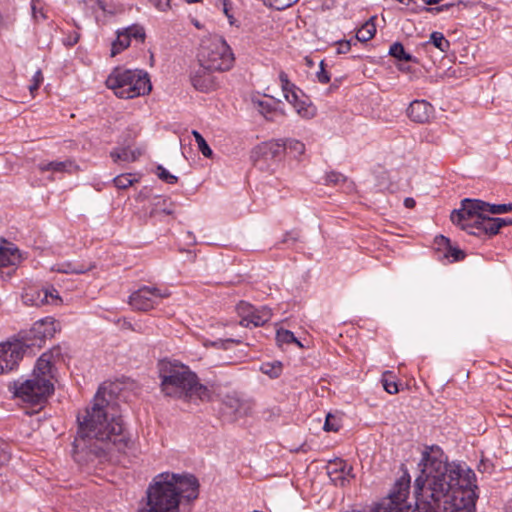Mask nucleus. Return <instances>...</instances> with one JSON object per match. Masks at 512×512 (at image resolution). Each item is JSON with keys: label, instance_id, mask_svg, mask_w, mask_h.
Listing matches in <instances>:
<instances>
[{"label": "nucleus", "instance_id": "obj_11", "mask_svg": "<svg viewBox=\"0 0 512 512\" xmlns=\"http://www.w3.org/2000/svg\"><path fill=\"white\" fill-rule=\"evenodd\" d=\"M145 37L144 29L140 26L133 25L117 32V38L111 44V56H115L122 50L129 47L131 39L143 41Z\"/></svg>", "mask_w": 512, "mask_h": 512}, {"label": "nucleus", "instance_id": "obj_36", "mask_svg": "<svg viewBox=\"0 0 512 512\" xmlns=\"http://www.w3.org/2000/svg\"><path fill=\"white\" fill-rule=\"evenodd\" d=\"M390 378H393L392 372L385 371L382 375L383 387L387 393L396 394L399 391L398 385L393 379Z\"/></svg>", "mask_w": 512, "mask_h": 512}, {"label": "nucleus", "instance_id": "obj_38", "mask_svg": "<svg viewBox=\"0 0 512 512\" xmlns=\"http://www.w3.org/2000/svg\"><path fill=\"white\" fill-rule=\"evenodd\" d=\"M43 294H46V304H58L62 301L59 292L54 287L42 288Z\"/></svg>", "mask_w": 512, "mask_h": 512}, {"label": "nucleus", "instance_id": "obj_27", "mask_svg": "<svg viewBox=\"0 0 512 512\" xmlns=\"http://www.w3.org/2000/svg\"><path fill=\"white\" fill-rule=\"evenodd\" d=\"M174 212L173 203L167 199L159 197L154 204V208L151 210V216H157L158 214L171 215Z\"/></svg>", "mask_w": 512, "mask_h": 512}, {"label": "nucleus", "instance_id": "obj_56", "mask_svg": "<svg viewBox=\"0 0 512 512\" xmlns=\"http://www.w3.org/2000/svg\"><path fill=\"white\" fill-rule=\"evenodd\" d=\"M78 39H79V36L76 35L73 38H70V40L68 41V44L69 45H74V44H76L78 42Z\"/></svg>", "mask_w": 512, "mask_h": 512}, {"label": "nucleus", "instance_id": "obj_51", "mask_svg": "<svg viewBox=\"0 0 512 512\" xmlns=\"http://www.w3.org/2000/svg\"><path fill=\"white\" fill-rule=\"evenodd\" d=\"M86 3L91 4L92 7L97 6L100 10L105 11V6L102 0H85Z\"/></svg>", "mask_w": 512, "mask_h": 512}, {"label": "nucleus", "instance_id": "obj_24", "mask_svg": "<svg viewBox=\"0 0 512 512\" xmlns=\"http://www.w3.org/2000/svg\"><path fill=\"white\" fill-rule=\"evenodd\" d=\"M141 154L142 151L140 149H130L128 147H124L113 150L110 153V156L114 162H117L119 160L125 162H134L140 157Z\"/></svg>", "mask_w": 512, "mask_h": 512}, {"label": "nucleus", "instance_id": "obj_40", "mask_svg": "<svg viewBox=\"0 0 512 512\" xmlns=\"http://www.w3.org/2000/svg\"><path fill=\"white\" fill-rule=\"evenodd\" d=\"M466 69L462 66H448L445 69V76L447 79L460 78L466 75Z\"/></svg>", "mask_w": 512, "mask_h": 512}, {"label": "nucleus", "instance_id": "obj_14", "mask_svg": "<svg viewBox=\"0 0 512 512\" xmlns=\"http://www.w3.org/2000/svg\"><path fill=\"white\" fill-rule=\"evenodd\" d=\"M327 470L330 480L338 486H344L353 477L352 466L341 459L331 461Z\"/></svg>", "mask_w": 512, "mask_h": 512}, {"label": "nucleus", "instance_id": "obj_42", "mask_svg": "<svg viewBox=\"0 0 512 512\" xmlns=\"http://www.w3.org/2000/svg\"><path fill=\"white\" fill-rule=\"evenodd\" d=\"M43 80H44V78H43L42 71L39 69L33 75L32 82L29 85V91L32 96H34L35 91L38 90V88L42 84Z\"/></svg>", "mask_w": 512, "mask_h": 512}, {"label": "nucleus", "instance_id": "obj_48", "mask_svg": "<svg viewBox=\"0 0 512 512\" xmlns=\"http://www.w3.org/2000/svg\"><path fill=\"white\" fill-rule=\"evenodd\" d=\"M150 2L160 11H166L170 7V0H152Z\"/></svg>", "mask_w": 512, "mask_h": 512}, {"label": "nucleus", "instance_id": "obj_19", "mask_svg": "<svg viewBox=\"0 0 512 512\" xmlns=\"http://www.w3.org/2000/svg\"><path fill=\"white\" fill-rule=\"evenodd\" d=\"M435 242L439 248L443 247L445 249L444 256L449 259L450 262L460 261L465 258L464 251L457 247H453L449 238L439 235L435 238Z\"/></svg>", "mask_w": 512, "mask_h": 512}, {"label": "nucleus", "instance_id": "obj_49", "mask_svg": "<svg viewBox=\"0 0 512 512\" xmlns=\"http://www.w3.org/2000/svg\"><path fill=\"white\" fill-rule=\"evenodd\" d=\"M350 48H351L350 41H340L337 44V53L345 54V53L349 52Z\"/></svg>", "mask_w": 512, "mask_h": 512}, {"label": "nucleus", "instance_id": "obj_57", "mask_svg": "<svg viewBox=\"0 0 512 512\" xmlns=\"http://www.w3.org/2000/svg\"><path fill=\"white\" fill-rule=\"evenodd\" d=\"M229 68H230V66H218L216 68V70L219 71V72H225V71H228Z\"/></svg>", "mask_w": 512, "mask_h": 512}, {"label": "nucleus", "instance_id": "obj_58", "mask_svg": "<svg viewBox=\"0 0 512 512\" xmlns=\"http://www.w3.org/2000/svg\"><path fill=\"white\" fill-rule=\"evenodd\" d=\"M32 12H33V16L35 18H37V14H36V4H35V0H32Z\"/></svg>", "mask_w": 512, "mask_h": 512}, {"label": "nucleus", "instance_id": "obj_44", "mask_svg": "<svg viewBox=\"0 0 512 512\" xmlns=\"http://www.w3.org/2000/svg\"><path fill=\"white\" fill-rule=\"evenodd\" d=\"M339 428H340V424H339L337 417H335L332 414H328L326 417V421L324 423V430L337 432L339 430Z\"/></svg>", "mask_w": 512, "mask_h": 512}, {"label": "nucleus", "instance_id": "obj_1", "mask_svg": "<svg viewBox=\"0 0 512 512\" xmlns=\"http://www.w3.org/2000/svg\"><path fill=\"white\" fill-rule=\"evenodd\" d=\"M418 466L415 512H474V490L460 484L459 468L446 462L439 447L425 449Z\"/></svg>", "mask_w": 512, "mask_h": 512}, {"label": "nucleus", "instance_id": "obj_2", "mask_svg": "<svg viewBox=\"0 0 512 512\" xmlns=\"http://www.w3.org/2000/svg\"><path fill=\"white\" fill-rule=\"evenodd\" d=\"M77 420L79 428L73 442L77 461H110L116 453H124L132 445L115 404L110 403L100 389L92 405Z\"/></svg>", "mask_w": 512, "mask_h": 512}, {"label": "nucleus", "instance_id": "obj_52", "mask_svg": "<svg viewBox=\"0 0 512 512\" xmlns=\"http://www.w3.org/2000/svg\"><path fill=\"white\" fill-rule=\"evenodd\" d=\"M498 224H500V229L505 226L512 225V218H497Z\"/></svg>", "mask_w": 512, "mask_h": 512}, {"label": "nucleus", "instance_id": "obj_21", "mask_svg": "<svg viewBox=\"0 0 512 512\" xmlns=\"http://www.w3.org/2000/svg\"><path fill=\"white\" fill-rule=\"evenodd\" d=\"M22 301L27 306L40 307L47 303L46 294H43L42 289L36 287H29L22 293Z\"/></svg>", "mask_w": 512, "mask_h": 512}, {"label": "nucleus", "instance_id": "obj_32", "mask_svg": "<svg viewBox=\"0 0 512 512\" xmlns=\"http://www.w3.org/2000/svg\"><path fill=\"white\" fill-rule=\"evenodd\" d=\"M276 341L279 346H282L284 344H291L295 343L297 346L302 347V344L300 341L297 340V338L294 336L293 332L285 329H279L276 333Z\"/></svg>", "mask_w": 512, "mask_h": 512}, {"label": "nucleus", "instance_id": "obj_5", "mask_svg": "<svg viewBox=\"0 0 512 512\" xmlns=\"http://www.w3.org/2000/svg\"><path fill=\"white\" fill-rule=\"evenodd\" d=\"M60 356V349L43 353L36 362L31 378L20 385L14 384V395L31 405L44 403L54 392L53 361Z\"/></svg>", "mask_w": 512, "mask_h": 512}, {"label": "nucleus", "instance_id": "obj_10", "mask_svg": "<svg viewBox=\"0 0 512 512\" xmlns=\"http://www.w3.org/2000/svg\"><path fill=\"white\" fill-rule=\"evenodd\" d=\"M23 353L24 348L20 342L0 344V374L13 370L22 359Z\"/></svg>", "mask_w": 512, "mask_h": 512}, {"label": "nucleus", "instance_id": "obj_8", "mask_svg": "<svg viewBox=\"0 0 512 512\" xmlns=\"http://www.w3.org/2000/svg\"><path fill=\"white\" fill-rule=\"evenodd\" d=\"M279 80L285 99L294 107L297 114L304 119L316 116L317 109L310 99L288 79L287 74L281 72Z\"/></svg>", "mask_w": 512, "mask_h": 512}, {"label": "nucleus", "instance_id": "obj_28", "mask_svg": "<svg viewBox=\"0 0 512 512\" xmlns=\"http://www.w3.org/2000/svg\"><path fill=\"white\" fill-rule=\"evenodd\" d=\"M376 33V27L372 20L367 21L357 30L356 40L360 42H367L374 37Z\"/></svg>", "mask_w": 512, "mask_h": 512}, {"label": "nucleus", "instance_id": "obj_50", "mask_svg": "<svg viewBox=\"0 0 512 512\" xmlns=\"http://www.w3.org/2000/svg\"><path fill=\"white\" fill-rule=\"evenodd\" d=\"M9 454L0 446V468L9 461Z\"/></svg>", "mask_w": 512, "mask_h": 512}, {"label": "nucleus", "instance_id": "obj_25", "mask_svg": "<svg viewBox=\"0 0 512 512\" xmlns=\"http://www.w3.org/2000/svg\"><path fill=\"white\" fill-rule=\"evenodd\" d=\"M254 104L259 113L262 114L267 120H274V115L277 112V103L273 101V99L255 101Z\"/></svg>", "mask_w": 512, "mask_h": 512}, {"label": "nucleus", "instance_id": "obj_22", "mask_svg": "<svg viewBox=\"0 0 512 512\" xmlns=\"http://www.w3.org/2000/svg\"><path fill=\"white\" fill-rule=\"evenodd\" d=\"M212 54L209 58L211 62L221 59L223 62H231L234 60L233 52L227 42L223 39L213 44Z\"/></svg>", "mask_w": 512, "mask_h": 512}, {"label": "nucleus", "instance_id": "obj_45", "mask_svg": "<svg viewBox=\"0 0 512 512\" xmlns=\"http://www.w3.org/2000/svg\"><path fill=\"white\" fill-rule=\"evenodd\" d=\"M271 6H273L277 10H283L286 9L296 2L298 0H267Z\"/></svg>", "mask_w": 512, "mask_h": 512}, {"label": "nucleus", "instance_id": "obj_34", "mask_svg": "<svg viewBox=\"0 0 512 512\" xmlns=\"http://www.w3.org/2000/svg\"><path fill=\"white\" fill-rule=\"evenodd\" d=\"M285 151L294 157L300 156L305 152V145L298 140L290 139L285 142Z\"/></svg>", "mask_w": 512, "mask_h": 512}, {"label": "nucleus", "instance_id": "obj_37", "mask_svg": "<svg viewBox=\"0 0 512 512\" xmlns=\"http://www.w3.org/2000/svg\"><path fill=\"white\" fill-rule=\"evenodd\" d=\"M136 179L131 174H121L114 178L113 183L118 189H127L132 186Z\"/></svg>", "mask_w": 512, "mask_h": 512}, {"label": "nucleus", "instance_id": "obj_33", "mask_svg": "<svg viewBox=\"0 0 512 512\" xmlns=\"http://www.w3.org/2000/svg\"><path fill=\"white\" fill-rule=\"evenodd\" d=\"M430 42L442 52L447 51L450 47L449 41L441 32H432L430 35Z\"/></svg>", "mask_w": 512, "mask_h": 512}, {"label": "nucleus", "instance_id": "obj_20", "mask_svg": "<svg viewBox=\"0 0 512 512\" xmlns=\"http://www.w3.org/2000/svg\"><path fill=\"white\" fill-rule=\"evenodd\" d=\"M271 316V310L264 307L249 313L245 318L242 319L241 324L244 326H248L249 324H253L255 327L262 326L271 319Z\"/></svg>", "mask_w": 512, "mask_h": 512}, {"label": "nucleus", "instance_id": "obj_59", "mask_svg": "<svg viewBox=\"0 0 512 512\" xmlns=\"http://www.w3.org/2000/svg\"><path fill=\"white\" fill-rule=\"evenodd\" d=\"M273 369L275 370L273 376L277 377L280 373L281 366L278 365L277 367H273Z\"/></svg>", "mask_w": 512, "mask_h": 512}, {"label": "nucleus", "instance_id": "obj_41", "mask_svg": "<svg viewBox=\"0 0 512 512\" xmlns=\"http://www.w3.org/2000/svg\"><path fill=\"white\" fill-rule=\"evenodd\" d=\"M157 176L168 184H175L178 178L169 173L163 166H157Z\"/></svg>", "mask_w": 512, "mask_h": 512}, {"label": "nucleus", "instance_id": "obj_53", "mask_svg": "<svg viewBox=\"0 0 512 512\" xmlns=\"http://www.w3.org/2000/svg\"><path fill=\"white\" fill-rule=\"evenodd\" d=\"M404 205H405V207H406V208L411 209V208H414V207H415L416 202H415V200H414L413 198H411V197H407V198L404 200Z\"/></svg>", "mask_w": 512, "mask_h": 512}, {"label": "nucleus", "instance_id": "obj_18", "mask_svg": "<svg viewBox=\"0 0 512 512\" xmlns=\"http://www.w3.org/2000/svg\"><path fill=\"white\" fill-rule=\"evenodd\" d=\"M21 261V254L17 247L8 243L0 247V269L9 266H16Z\"/></svg>", "mask_w": 512, "mask_h": 512}, {"label": "nucleus", "instance_id": "obj_55", "mask_svg": "<svg viewBox=\"0 0 512 512\" xmlns=\"http://www.w3.org/2000/svg\"><path fill=\"white\" fill-rule=\"evenodd\" d=\"M442 0H423V2L427 5H434L440 3Z\"/></svg>", "mask_w": 512, "mask_h": 512}, {"label": "nucleus", "instance_id": "obj_17", "mask_svg": "<svg viewBox=\"0 0 512 512\" xmlns=\"http://www.w3.org/2000/svg\"><path fill=\"white\" fill-rule=\"evenodd\" d=\"M500 224H498L497 218L485 216L483 214L476 229L469 230V234L475 236L488 235L494 236L500 231Z\"/></svg>", "mask_w": 512, "mask_h": 512}, {"label": "nucleus", "instance_id": "obj_29", "mask_svg": "<svg viewBox=\"0 0 512 512\" xmlns=\"http://www.w3.org/2000/svg\"><path fill=\"white\" fill-rule=\"evenodd\" d=\"M223 405L228 408L233 414L235 415H242V408L244 406V403L241 401V399L236 395H226L223 398Z\"/></svg>", "mask_w": 512, "mask_h": 512}, {"label": "nucleus", "instance_id": "obj_46", "mask_svg": "<svg viewBox=\"0 0 512 512\" xmlns=\"http://www.w3.org/2000/svg\"><path fill=\"white\" fill-rule=\"evenodd\" d=\"M319 67H320V69L316 73L317 79L319 82L326 84L330 81L333 74L330 70L326 69L327 66H319Z\"/></svg>", "mask_w": 512, "mask_h": 512}, {"label": "nucleus", "instance_id": "obj_6", "mask_svg": "<svg viewBox=\"0 0 512 512\" xmlns=\"http://www.w3.org/2000/svg\"><path fill=\"white\" fill-rule=\"evenodd\" d=\"M105 83L107 88L122 99H133L149 94L152 90L147 72L140 69H125L122 66H116Z\"/></svg>", "mask_w": 512, "mask_h": 512}, {"label": "nucleus", "instance_id": "obj_31", "mask_svg": "<svg viewBox=\"0 0 512 512\" xmlns=\"http://www.w3.org/2000/svg\"><path fill=\"white\" fill-rule=\"evenodd\" d=\"M389 54L398 61H414L413 57L405 51L404 46L400 42H395L390 46Z\"/></svg>", "mask_w": 512, "mask_h": 512}, {"label": "nucleus", "instance_id": "obj_16", "mask_svg": "<svg viewBox=\"0 0 512 512\" xmlns=\"http://www.w3.org/2000/svg\"><path fill=\"white\" fill-rule=\"evenodd\" d=\"M433 113V106L425 100H415L407 109L408 117L416 123L428 122L433 117Z\"/></svg>", "mask_w": 512, "mask_h": 512}, {"label": "nucleus", "instance_id": "obj_15", "mask_svg": "<svg viewBox=\"0 0 512 512\" xmlns=\"http://www.w3.org/2000/svg\"><path fill=\"white\" fill-rule=\"evenodd\" d=\"M211 66H198L191 73V83L196 90L208 92L215 88L216 82L212 74Z\"/></svg>", "mask_w": 512, "mask_h": 512}, {"label": "nucleus", "instance_id": "obj_9", "mask_svg": "<svg viewBox=\"0 0 512 512\" xmlns=\"http://www.w3.org/2000/svg\"><path fill=\"white\" fill-rule=\"evenodd\" d=\"M169 296L170 293L167 290L161 291L156 287L143 286L130 295L129 304L135 310L147 311L154 308L158 299Z\"/></svg>", "mask_w": 512, "mask_h": 512}, {"label": "nucleus", "instance_id": "obj_60", "mask_svg": "<svg viewBox=\"0 0 512 512\" xmlns=\"http://www.w3.org/2000/svg\"><path fill=\"white\" fill-rule=\"evenodd\" d=\"M307 64L312 65L313 63H312V61L307 59Z\"/></svg>", "mask_w": 512, "mask_h": 512}, {"label": "nucleus", "instance_id": "obj_26", "mask_svg": "<svg viewBox=\"0 0 512 512\" xmlns=\"http://www.w3.org/2000/svg\"><path fill=\"white\" fill-rule=\"evenodd\" d=\"M215 7L221 9L223 14L227 17L231 26L239 27V21L233 16L232 9L233 3L231 0H215Z\"/></svg>", "mask_w": 512, "mask_h": 512}, {"label": "nucleus", "instance_id": "obj_13", "mask_svg": "<svg viewBox=\"0 0 512 512\" xmlns=\"http://www.w3.org/2000/svg\"><path fill=\"white\" fill-rule=\"evenodd\" d=\"M399 70L407 75L410 79L418 78L419 76H425L431 81H437L439 78L445 79L446 66H398Z\"/></svg>", "mask_w": 512, "mask_h": 512}, {"label": "nucleus", "instance_id": "obj_7", "mask_svg": "<svg viewBox=\"0 0 512 512\" xmlns=\"http://www.w3.org/2000/svg\"><path fill=\"white\" fill-rule=\"evenodd\" d=\"M489 203L479 199H463L461 208L451 213V221L462 230L476 229Z\"/></svg>", "mask_w": 512, "mask_h": 512}, {"label": "nucleus", "instance_id": "obj_61", "mask_svg": "<svg viewBox=\"0 0 512 512\" xmlns=\"http://www.w3.org/2000/svg\"><path fill=\"white\" fill-rule=\"evenodd\" d=\"M319 64H320V65H323V64H324V60H321V61L319 62Z\"/></svg>", "mask_w": 512, "mask_h": 512}, {"label": "nucleus", "instance_id": "obj_23", "mask_svg": "<svg viewBox=\"0 0 512 512\" xmlns=\"http://www.w3.org/2000/svg\"><path fill=\"white\" fill-rule=\"evenodd\" d=\"M74 167V162L71 160L42 162L38 165L41 172H71Z\"/></svg>", "mask_w": 512, "mask_h": 512}, {"label": "nucleus", "instance_id": "obj_30", "mask_svg": "<svg viewBox=\"0 0 512 512\" xmlns=\"http://www.w3.org/2000/svg\"><path fill=\"white\" fill-rule=\"evenodd\" d=\"M91 267H84L83 265H74L70 262H64L61 264H57L53 270L60 272V273H66V274H83L90 270Z\"/></svg>", "mask_w": 512, "mask_h": 512}, {"label": "nucleus", "instance_id": "obj_3", "mask_svg": "<svg viewBox=\"0 0 512 512\" xmlns=\"http://www.w3.org/2000/svg\"><path fill=\"white\" fill-rule=\"evenodd\" d=\"M199 495L198 479L192 474L164 472L156 475L147 489V508L139 512H179L181 500H195Z\"/></svg>", "mask_w": 512, "mask_h": 512}, {"label": "nucleus", "instance_id": "obj_35", "mask_svg": "<svg viewBox=\"0 0 512 512\" xmlns=\"http://www.w3.org/2000/svg\"><path fill=\"white\" fill-rule=\"evenodd\" d=\"M192 135L195 138V141L197 143L198 149L203 154V156L210 158L213 154L212 149L207 144L204 137L196 130L192 131Z\"/></svg>", "mask_w": 512, "mask_h": 512}, {"label": "nucleus", "instance_id": "obj_47", "mask_svg": "<svg viewBox=\"0 0 512 512\" xmlns=\"http://www.w3.org/2000/svg\"><path fill=\"white\" fill-rule=\"evenodd\" d=\"M269 149L273 156H277L282 151H285V142L281 143L280 141H275L269 143Z\"/></svg>", "mask_w": 512, "mask_h": 512}, {"label": "nucleus", "instance_id": "obj_39", "mask_svg": "<svg viewBox=\"0 0 512 512\" xmlns=\"http://www.w3.org/2000/svg\"><path fill=\"white\" fill-rule=\"evenodd\" d=\"M512 211V203L508 204H489L486 208V212L491 214H504Z\"/></svg>", "mask_w": 512, "mask_h": 512}, {"label": "nucleus", "instance_id": "obj_4", "mask_svg": "<svg viewBox=\"0 0 512 512\" xmlns=\"http://www.w3.org/2000/svg\"><path fill=\"white\" fill-rule=\"evenodd\" d=\"M161 391L166 397L183 401H208L212 390L199 382L188 366L178 361H162L159 365Z\"/></svg>", "mask_w": 512, "mask_h": 512}, {"label": "nucleus", "instance_id": "obj_54", "mask_svg": "<svg viewBox=\"0 0 512 512\" xmlns=\"http://www.w3.org/2000/svg\"><path fill=\"white\" fill-rule=\"evenodd\" d=\"M453 6H454V3L443 4L441 6L436 7L434 10H436L437 12H442V11L450 9Z\"/></svg>", "mask_w": 512, "mask_h": 512}, {"label": "nucleus", "instance_id": "obj_43", "mask_svg": "<svg viewBox=\"0 0 512 512\" xmlns=\"http://www.w3.org/2000/svg\"><path fill=\"white\" fill-rule=\"evenodd\" d=\"M326 181L334 185H340L347 183L348 179L339 172H330L326 176Z\"/></svg>", "mask_w": 512, "mask_h": 512}, {"label": "nucleus", "instance_id": "obj_12", "mask_svg": "<svg viewBox=\"0 0 512 512\" xmlns=\"http://www.w3.org/2000/svg\"><path fill=\"white\" fill-rule=\"evenodd\" d=\"M56 331L57 322L51 317L35 322L30 330L31 338L34 339L31 345H37L40 347L46 339L52 338Z\"/></svg>", "mask_w": 512, "mask_h": 512}]
</instances>
